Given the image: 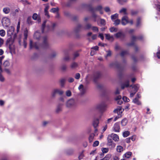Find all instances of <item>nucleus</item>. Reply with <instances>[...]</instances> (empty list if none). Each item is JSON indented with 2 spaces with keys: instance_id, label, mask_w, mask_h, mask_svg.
<instances>
[{
  "instance_id": "obj_9",
  "label": "nucleus",
  "mask_w": 160,
  "mask_h": 160,
  "mask_svg": "<svg viewBox=\"0 0 160 160\" xmlns=\"http://www.w3.org/2000/svg\"><path fill=\"white\" fill-rule=\"evenodd\" d=\"M2 23L4 26L8 27L10 24V20L7 17H4L2 19Z\"/></svg>"
},
{
  "instance_id": "obj_53",
  "label": "nucleus",
  "mask_w": 160,
  "mask_h": 160,
  "mask_svg": "<svg viewBox=\"0 0 160 160\" xmlns=\"http://www.w3.org/2000/svg\"><path fill=\"white\" fill-rule=\"evenodd\" d=\"M38 17V14L36 13H34L33 15L32 18L34 20H36L37 19Z\"/></svg>"
},
{
  "instance_id": "obj_21",
  "label": "nucleus",
  "mask_w": 160,
  "mask_h": 160,
  "mask_svg": "<svg viewBox=\"0 0 160 160\" xmlns=\"http://www.w3.org/2000/svg\"><path fill=\"white\" fill-rule=\"evenodd\" d=\"M99 123V119L98 118L94 119L93 122V125L96 128L98 126Z\"/></svg>"
},
{
  "instance_id": "obj_39",
  "label": "nucleus",
  "mask_w": 160,
  "mask_h": 160,
  "mask_svg": "<svg viewBox=\"0 0 160 160\" xmlns=\"http://www.w3.org/2000/svg\"><path fill=\"white\" fill-rule=\"evenodd\" d=\"M111 157V156L109 154L107 155L103 158L100 160H109Z\"/></svg>"
},
{
  "instance_id": "obj_47",
  "label": "nucleus",
  "mask_w": 160,
  "mask_h": 160,
  "mask_svg": "<svg viewBox=\"0 0 160 160\" xmlns=\"http://www.w3.org/2000/svg\"><path fill=\"white\" fill-rule=\"evenodd\" d=\"M95 12H92V17L94 18V22H96V18L98 16L97 15L94 13Z\"/></svg>"
},
{
  "instance_id": "obj_51",
  "label": "nucleus",
  "mask_w": 160,
  "mask_h": 160,
  "mask_svg": "<svg viewBox=\"0 0 160 160\" xmlns=\"http://www.w3.org/2000/svg\"><path fill=\"white\" fill-rule=\"evenodd\" d=\"M10 63L8 61H5L3 63V65L5 67H8Z\"/></svg>"
},
{
  "instance_id": "obj_52",
  "label": "nucleus",
  "mask_w": 160,
  "mask_h": 160,
  "mask_svg": "<svg viewBox=\"0 0 160 160\" xmlns=\"http://www.w3.org/2000/svg\"><path fill=\"white\" fill-rule=\"evenodd\" d=\"M137 39H138L137 37L135 36H132V37L131 41L132 42H135Z\"/></svg>"
},
{
  "instance_id": "obj_31",
  "label": "nucleus",
  "mask_w": 160,
  "mask_h": 160,
  "mask_svg": "<svg viewBox=\"0 0 160 160\" xmlns=\"http://www.w3.org/2000/svg\"><path fill=\"white\" fill-rule=\"evenodd\" d=\"M122 109L120 107L119 108H117L115 109L113 112L115 113H117L118 114L121 113H122V111H121Z\"/></svg>"
},
{
  "instance_id": "obj_24",
  "label": "nucleus",
  "mask_w": 160,
  "mask_h": 160,
  "mask_svg": "<svg viewBox=\"0 0 160 160\" xmlns=\"http://www.w3.org/2000/svg\"><path fill=\"white\" fill-rule=\"evenodd\" d=\"M78 67V64L76 62H72L70 65V67L72 69H75Z\"/></svg>"
},
{
  "instance_id": "obj_48",
  "label": "nucleus",
  "mask_w": 160,
  "mask_h": 160,
  "mask_svg": "<svg viewBox=\"0 0 160 160\" xmlns=\"http://www.w3.org/2000/svg\"><path fill=\"white\" fill-rule=\"evenodd\" d=\"M73 59H75L79 55V54L78 51L75 52L73 54Z\"/></svg>"
},
{
  "instance_id": "obj_32",
  "label": "nucleus",
  "mask_w": 160,
  "mask_h": 160,
  "mask_svg": "<svg viewBox=\"0 0 160 160\" xmlns=\"http://www.w3.org/2000/svg\"><path fill=\"white\" fill-rule=\"evenodd\" d=\"M116 149L118 152H121L123 151V148L121 146H118L117 147Z\"/></svg>"
},
{
  "instance_id": "obj_50",
  "label": "nucleus",
  "mask_w": 160,
  "mask_h": 160,
  "mask_svg": "<svg viewBox=\"0 0 160 160\" xmlns=\"http://www.w3.org/2000/svg\"><path fill=\"white\" fill-rule=\"evenodd\" d=\"M11 37H10V38H8L7 40V44H10V43H12V39L11 38Z\"/></svg>"
},
{
  "instance_id": "obj_33",
  "label": "nucleus",
  "mask_w": 160,
  "mask_h": 160,
  "mask_svg": "<svg viewBox=\"0 0 160 160\" xmlns=\"http://www.w3.org/2000/svg\"><path fill=\"white\" fill-rule=\"evenodd\" d=\"M95 135L94 133H91L90 135L89 138V140L90 142H92L93 139Z\"/></svg>"
},
{
  "instance_id": "obj_60",
  "label": "nucleus",
  "mask_w": 160,
  "mask_h": 160,
  "mask_svg": "<svg viewBox=\"0 0 160 160\" xmlns=\"http://www.w3.org/2000/svg\"><path fill=\"white\" fill-rule=\"evenodd\" d=\"M70 59V58L69 56L68 55H66L64 58H63V59L66 61H67L68 60Z\"/></svg>"
},
{
  "instance_id": "obj_30",
  "label": "nucleus",
  "mask_w": 160,
  "mask_h": 160,
  "mask_svg": "<svg viewBox=\"0 0 160 160\" xmlns=\"http://www.w3.org/2000/svg\"><path fill=\"white\" fill-rule=\"evenodd\" d=\"M65 81L66 79L64 78H62L60 80V85L62 87H63L64 86Z\"/></svg>"
},
{
  "instance_id": "obj_44",
  "label": "nucleus",
  "mask_w": 160,
  "mask_h": 160,
  "mask_svg": "<svg viewBox=\"0 0 160 160\" xmlns=\"http://www.w3.org/2000/svg\"><path fill=\"white\" fill-rule=\"evenodd\" d=\"M120 13H123L124 15L126 14V9L125 8H123L119 11Z\"/></svg>"
},
{
  "instance_id": "obj_3",
  "label": "nucleus",
  "mask_w": 160,
  "mask_h": 160,
  "mask_svg": "<svg viewBox=\"0 0 160 160\" xmlns=\"http://www.w3.org/2000/svg\"><path fill=\"white\" fill-rule=\"evenodd\" d=\"M92 27V25L89 23H87L85 26L83 27L81 24H79L77 25V26L75 28L74 31L76 32H78L81 29L88 30L91 28Z\"/></svg>"
},
{
  "instance_id": "obj_36",
  "label": "nucleus",
  "mask_w": 160,
  "mask_h": 160,
  "mask_svg": "<svg viewBox=\"0 0 160 160\" xmlns=\"http://www.w3.org/2000/svg\"><path fill=\"white\" fill-rule=\"evenodd\" d=\"M118 17V14L115 13L114 14L111 15V19L113 21V20L117 18Z\"/></svg>"
},
{
  "instance_id": "obj_57",
  "label": "nucleus",
  "mask_w": 160,
  "mask_h": 160,
  "mask_svg": "<svg viewBox=\"0 0 160 160\" xmlns=\"http://www.w3.org/2000/svg\"><path fill=\"white\" fill-rule=\"evenodd\" d=\"M99 143V142L98 141H95L94 142V143H93V146L94 147H96L98 145Z\"/></svg>"
},
{
  "instance_id": "obj_55",
  "label": "nucleus",
  "mask_w": 160,
  "mask_h": 160,
  "mask_svg": "<svg viewBox=\"0 0 160 160\" xmlns=\"http://www.w3.org/2000/svg\"><path fill=\"white\" fill-rule=\"evenodd\" d=\"M67 68V66L66 65H63L61 66V69L63 71L66 70Z\"/></svg>"
},
{
  "instance_id": "obj_6",
  "label": "nucleus",
  "mask_w": 160,
  "mask_h": 160,
  "mask_svg": "<svg viewBox=\"0 0 160 160\" xmlns=\"http://www.w3.org/2000/svg\"><path fill=\"white\" fill-rule=\"evenodd\" d=\"M64 93V92L62 90L58 89L55 88L52 91L51 93L52 96L53 98L56 97L57 94H58L60 95H62Z\"/></svg>"
},
{
  "instance_id": "obj_45",
  "label": "nucleus",
  "mask_w": 160,
  "mask_h": 160,
  "mask_svg": "<svg viewBox=\"0 0 160 160\" xmlns=\"http://www.w3.org/2000/svg\"><path fill=\"white\" fill-rule=\"evenodd\" d=\"M5 35V32L4 30L2 29L0 30V35L2 37L4 36Z\"/></svg>"
},
{
  "instance_id": "obj_54",
  "label": "nucleus",
  "mask_w": 160,
  "mask_h": 160,
  "mask_svg": "<svg viewBox=\"0 0 160 160\" xmlns=\"http://www.w3.org/2000/svg\"><path fill=\"white\" fill-rule=\"evenodd\" d=\"M122 99L125 102H129V98H127L126 96L123 97H122Z\"/></svg>"
},
{
  "instance_id": "obj_15",
  "label": "nucleus",
  "mask_w": 160,
  "mask_h": 160,
  "mask_svg": "<svg viewBox=\"0 0 160 160\" xmlns=\"http://www.w3.org/2000/svg\"><path fill=\"white\" fill-rule=\"evenodd\" d=\"M101 76V73L99 72H97L94 74V81L97 82V79L99 78Z\"/></svg>"
},
{
  "instance_id": "obj_5",
  "label": "nucleus",
  "mask_w": 160,
  "mask_h": 160,
  "mask_svg": "<svg viewBox=\"0 0 160 160\" xmlns=\"http://www.w3.org/2000/svg\"><path fill=\"white\" fill-rule=\"evenodd\" d=\"M110 68H113L118 69L119 71L122 70L123 68L121 67V64L117 62H112L109 65Z\"/></svg>"
},
{
  "instance_id": "obj_41",
  "label": "nucleus",
  "mask_w": 160,
  "mask_h": 160,
  "mask_svg": "<svg viewBox=\"0 0 160 160\" xmlns=\"http://www.w3.org/2000/svg\"><path fill=\"white\" fill-rule=\"evenodd\" d=\"M92 30L94 32H98V28L96 26H92Z\"/></svg>"
},
{
  "instance_id": "obj_22",
  "label": "nucleus",
  "mask_w": 160,
  "mask_h": 160,
  "mask_svg": "<svg viewBox=\"0 0 160 160\" xmlns=\"http://www.w3.org/2000/svg\"><path fill=\"white\" fill-rule=\"evenodd\" d=\"M63 104H59L57 106L56 109V112L58 113L62 110V107Z\"/></svg>"
},
{
  "instance_id": "obj_10",
  "label": "nucleus",
  "mask_w": 160,
  "mask_h": 160,
  "mask_svg": "<svg viewBox=\"0 0 160 160\" xmlns=\"http://www.w3.org/2000/svg\"><path fill=\"white\" fill-rule=\"evenodd\" d=\"M108 138L111 139L115 142L118 141L119 140L118 136L117 134L114 133H112L109 135Z\"/></svg>"
},
{
  "instance_id": "obj_27",
  "label": "nucleus",
  "mask_w": 160,
  "mask_h": 160,
  "mask_svg": "<svg viewBox=\"0 0 160 160\" xmlns=\"http://www.w3.org/2000/svg\"><path fill=\"white\" fill-rule=\"evenodd\" d=\"M28 29L26 28L25 29L24 32V38L23 39L24 40H27L28 36Z\"/></svg>"
},
{
  "instance_id": "obj_56",
  "label": "nucleus",
  "mask_w": 160,
  "mask_h": 160,
  "mask_svg": "<svg viewBox=\"0 0 160 160\" xmlns=\"http://www.w3.org/2000/svg\"><path fill=\"white\" fill-rule=\"evenodd\" d=\"M102 150L103 153H106L108 152V149L107 148H102Z\"/></svg>"
},
{
  "instance_id": "obj_7",
  "label": "nucleus",
  "mask_w": 160,
  "mask_h": 160,
  "mask_svg": "<svg viewBox=\"0 0 160 160\" xmlns=\"http://www.w3.org/2000/svg\"><path fill=\"white\" fill-rule=\"evenodd\" d=\"M78 89L80 91V95L82 96L86 93L87 88L86 86H84L83 85L81 84L78 87Z\"/></svg>"
},
{
  "instance_id": "obj_59",
  "label": "nucleus",
  "mask_w": 160,
  "mask_h": 160,
  "mask_svg": "<svg viewBox=\"0 0 160 160\" xmlns=\"http://www.w3.org/2000/svg\"><path fill=\"white\" fill-rule=\"evenodd\" d=\"M118 1L120 4H122L126 2L127 0H118Z\"/></svg>"
},
{
  "instance_id": "obj_35",
  "label": "nucleus",
  "mask_w": 160,
  "mask_h": 160,
  "mask_svg": "<svg viewBox=\"0 0 160 160\" xmlns=\"http://www.w3.org/2000/svg\"><path fill=\"white\" fill-rule=\"evenodd\" d=\"M128 122L127 120L126 119H124L122 120L121 124L123 126H125Z\"/></svg>"
},
{
  "instance_id": "obj_49",
  "label": "nucleus",
  "mask_w": 160,
  "mask_h": 160,
  "mask_svg": "<svg viewBox=\"0 0 160 160\" xmlns=\"http://www.w3.org/2000/svg\"><path fill=\"white\" fill-rule=\"evenodd\" d=\"M66 95L68 97H70L72 95L71 91L69 90H67L66 92Z\"/></svg>"
},
{
  "instance_id": "obj_1",
  "label": "nucleus",
  "mask_w": 160,
  "mask_h": 160,
  "mask_svg": "<svg viewBox=\"0 0 160 160\" xmlns=\"http://www.w3.org/2000/svg\"><path fill=\"white\" fill-rule=\"evenodd\" d=\"M43 42L42 44H40L38 42L33 43L32 41L30 40L29 43V48L30 49L33 48L36 49L42 48L43 49H47L50 48V45L49 43L47 38L46 36L44 37L43 38Z\"/></svg>"
},
{
  "instance_id": "obj_62",
  "label": "nucleus",
  "mask_w": 160,
  "mask_h": 160,
  "mask_svg": "<svg viewBox=\"0 0 160 160\" xmlns=\"http://www.w3.org/2000/svg\"><path fill=\"white\" fill-rule=\"evenodd\" d=\"M80 77V74L79 73H77L75 75V78L77 79H79Z\"/></svg>"
},
{
  "instance_id": "obj_14",
  "label": "nucleus",
  "mask_w": 160,
  "mask_h": 160,
  "mask_svg": "<svg viewBox=\"0 0 160 160\" xmlns=\"http://www.w3.org/2000/svg\"><path fill=\"white\" fill-rule=\"evenodd\" d=\"M128 23H129L128 18L126 16L123 17L122 18V24L123 25H125Z\"/></svg>"
},
{
  "instance_id": "obj_25",
  "label": "nucleus",
  "mask_w": 160,
  "mask_h": 160,
  "mask_svg": "<svg viewBox=\"0 0 160 160\" xmlns=\"http://www.w3.org/2000/svg\"><path fill=\"white\" fill-rule=\"evenodd\" d=\"M128 54H129V52L127 50L122 51L120 53V56L122 57H123L125 55Z\"/></svg>"
},
{
  "instance_id": "obj_18",
  "label": "nucleus",
  "mask_w": 160,
  "mask_h": 160,
  "mask_svg": "<svg viewBox=\"0 0 160 160\" xmlns=\"http://www.w3.org/2000/svg\"><path fill=\"white\" fill-rule=\"evenodd\" d=\"M102 8V7L101 6L99 5L96 8H94L92 7H91L90 8V11L91 12H95L96 11H100L101 10Z\"/></svg>"
},
{
  "instance_id": "obj_37",
  "label": "nucleus",
  "mask_w": 160,
  "mask_h": 160,
  "mask_svg": "<svg viewBox=\"0 0 160 160\" xmlns=\"http://www.w3.org/2000/svg\"><path fill=\"white\" fill-rule=\"evenodd\" d=\"M27 22V23L29 24L32 25V18L31 17H28Z\"/></svg>"
},
{
  "instance_id": "obj_58",
  "label": "nucleus",
  "mask_w": 160,
  "mask_h": 160,
  "mask_svg": "<svg viewBox=\"0 0 160 160\" xmlns=\"http://www.w3.org/2000/svg\"><path fill=\"white\" fill-rule=\"evenodd\" d=\"M100 23L102 25H105L106 24L105 20L102 19H101L100 20Z\"/></svg>"
},
{
  "instance_id": "obj_8",
  "label": "nucleus",
  "mask_w": 160,
  "mask_h": 160,
  "mask_svg": "<svg viewBox=\"0 0 160 160\" xmlns=\"http://www.w3.org/2000/svg\"><path fill=\"white\" fill-rule=\"evenodd\" d=\"M106 105L104 102H102L96 106V109L98 110L100 112H103L105 109Z\"/></svg>"
},
{
  "instance_id": "obj_40",
  "label": "nucleus",
  "mask_w": 160,
  "mask_h": 160,
  "mask_svg": "<svg viewBox=\"0 0 160 160\" xmlns=\"http://www.w3.org/2000/svg\"><path fill=\"white\" fill-rule=\"evenodd\" d=\"M109 30L111 32H117L118 31V28L114 27H112L110 28Z\"/></svg>"
},
{
  "instance_id": "obj_17",
  "label": "nucleus",
  "mask_w": 160,
  "mask_h": 160,
  "mask_svg": "<svg viewBox=\"0 0 160 160\" xmlns=\"http://www.w3.org/2000/svg\"><path fill=\"white\" fill-rule=\"evenodd\" d=\"M129 81L128 80H126L124 82L121 84V88L124 89L125 88H127L129 86Z\"/></svg>"
},
{
  "instance_id": "obj_64",
  "label": "nucleus",
  "mask_w": 160,
  "mask_h": 160,
  "mask_svg": "<svg viewBox=\"0 0 160 160\" xmlns=\"http://www.w3.org/2000/svg\"><path fill=\"white\" fill-rule=\"evenodd\" d=\"M104 10L107 12H109L110 11V9L108 7H106L104 8Z\"/></svg>"
},
{
  "instance_id": "obj_28",
  "label": "nucleus",
  "mask_w": 160,
  "mask_h": 160,
  "mask_svg": "<svg viewBox=\"0 0 160 160\" xmlns=\"http://www.w3.org/2000/svg\"><path fill=\"white\" fill-rule=\"evenodd\" d=\"M133 102L137 105H141V102L138 100L137 98H135L132 101Z\"/></svg>"
},
{
  "instance_id": "obj_46",
  "label": "nucleus",
  "mask_w": 160,
  "mask_h": 160,
  "mask_svg": "<svg viewBox=\"0 0 160 160\" xmlns=\"http://www.w3.org/2000/svg\"><path fill=\"white\" fill-rule=\"evenodd\" d=\"M140 18H138L137 19L136 26L137 27H139L140 26Z\"/></svg>"
},
{
  "instance_id": "obj_11",
  "label": "nucleus",
  "mask_w": 160,
  "mask_h": 160,
  "mask_svg": "<svg viewBox=\"0 0 160 160\" xmlns=\"http://www.w3.org/2000/svg\"><path fill=\"white\" fill-rule=\"evenodd\" d=\"M107 145L109 147V148L113 149L115 147L116 144L113 142V140L111 139L108 138Z\"/></svg>"
},
{
  "instance_id": "obj_12",
  "label": "nucleus",
  "mask_w": 160,
  "mask_h": 160,
  "mask_svg": "<svg viewBox=\"0 0 160 160\" xmlns=\"http://www.w3.org/2000/svg\"><path fill=\"white\" fill-rule=\"evenodd\" d=\"M14 31V28L12 26L9 27L7 30V34L8 36L11 37Z\"/></svg>"
},
{
  "instance_id": "obj_20",
  "label": "nucleus",
  "mask_w": 160,
  "mask_h": 160,
  "mask_svg": "<svg viewBox=\"0 0 160 160\" xmlns=\"http://www.w3.org/2000/svg\"><path fill=\"white\" fill-rule=\"evenodd\" d=\"M130 87H132V88H134V90L133 91L136 93L139 88V85L137 84L134 85L133 86L131 85L130 86Z\"/></svg>"
},
{
  "instance_id": "obj_34",
  "label": "nucleus",
  "mask_w": 160,
  "mask_h": 160,
  "mask_svg": "<svg viewBox=\"0 0 160 160\" xmlns=\"http://www.w3.org/2000/svg\"><path fill=\"white\" fill-rule=\"evenodd\" d=\"M130 135V132L128 131H126L123 133V136L125 138L128 137Z\"/></svg>"
},
{
  "instance_id": "obj_63",
  "label": "nucleus",
  "mask_w": 160,
  "mask_h": 160,
  "mask_svg": "<svg viewBox=\"0 0 160 160\" xmlns=\"http://www.w3.org/2000/svg\"><path fill=\"white\" fill-rule=\"evenodd\" d=\"M27 40L23 39V44L24 48H26L27 46Z\"/></svg>"
},
{
  "instance_id": "obj_43",
  "label": "nucleus",
  "mask_w": 160,
  "mask_h": 160,
  "mask_svg": "<svg viewBox=\"0 0 160 160\" xmlns=\"http://www.w3.org/2000/svg\"><path fill=\"white\" fill-rule=\"evenodd\" d=\"M59 10V8H53L51 9L50 11L52 12L55 13V12H58Z\"/></svg>"
},
{
  "instance_id": "obj_61",
  "label": "nucleus",
  "mask_w": 160,
  "mask_h": 160,
  "mask_svg": "<svg viewBox=\"0 0 160 160\" xmlns=\"http://www.w3.org/2000/svg\"><path fill=\"white\" fill-rule=\"evenodd\" d=\"M4 80V78L2 75L1 72H0V81L2 82H3Z\"/></svg>"
},
{
  "instance_id": "obj_38",
  "label": "nucleus",
  "mask_w": 160,
  "mask_h": 160,
  "mask_svg": "<svg viewBox=\"0 0 160 160\" xmlns=\"http://www.w3.org/2000/svg\"><path fill=\"white\" fill-rule=\"evenodd\" d=\"M105 37L106 39L109 40L111 39H112L113 37L112 36H111L109 34H105Z\"/></svg>"
},
{
  "instance_id": "obj_42",
  "label": "nucleus",
  "mask_w": 160,
  "mask_h": 160,
  "mask_svg": "<svg viewBox=\"0 0 160 160\" xmlns=\"http://www.w3.org/2000/svg\"><path fill=\"white\" fill-rule=\"evenodd\" d=\"M113 21L114 22V24L115 26H117L119 25L120 24L121 22L120 20L118 19H117Z\"/></svg>"
},
{
  "instance_id": "obj_13",
  "label": "nucleus",
  "mask_w": 160,
  "mask_h": 160,
  "mask_svg": "<svg viewBox=\"0 0 160 160\" xmlns=\"http://www.w3.org/2000/svg\"><path fill=\"white\" fill-rule=\"evenodd\" d=\"M125 34L122 32H119L115 34V36L117 38H120L123 39L125 37Z\"/></svg>"
},
{
  "instance_id": "obj_29",
  "label": "nucleus",
  "mask_w": 160,
  "mask_h": 160,
  "mask_svg": "<svg viewBox=\"0 0 160 160\" xmlns=\"http://www.w3.org/2000/svg\"><path fill=\"white\" fill-rule=\"evenodd\" d=\"M10 11V8L8 7H5L3 8V11L5 14H8Z\"/></svg>"
},
{
  "instance_id": "obj_16",
  "label": "nucleus",
  "mask_w": 160,
  "mask_h": 160,
  "mask_svg": "<svg viewBox=\"0 0 160 160\" xmlns=\"http://www.w3.org/2000/svg\"><path fill=\"white\" fill-rule=\"evenodd\" d=\"M113 130L115 132H120V128L118 123V122L116 123L113 128Z\"/></svg>"
},
{
  "instance_id": "obj_4",
  "label": "nucleus",
  "mask_w": 160,
  "mask_h": 160,
  "mask_svg": "<svg viewBox=\"0 0 160 160\" xmlns=\"http://www.w3.org/2000/svg\"><path fill=\"white\" fill-rule=\"evenodd\" d=\"M66 106L68 108L75 107L77 106V101L73 98L70 99L66 102Z\"/></svg>"
},
{
  "instance_id": "obj_26",
  "label": "nucleus",
  "mask_w": 160,
  "mask_h": 160,
  "mask_svg": "<svg viewBox=\"0 0 160 160\" xmlns=\"http://www.w3.org/2000/svg\"><path fill=\"white\" fill-rule=\"evenodd\" d=\"M132 154V152H128L124 154L123 157H124L127 158H128L130 157Z\"/></svg>"
},
{
  "instance_id": "obj_23",
  "label": "nucleus",
  "mask_w": 160,
  "mask_h": 160,
  "mask_svg": "<svg viewBox=\"0 0 160 160\" xmlns=\"http://www.w3.org/2000/svg\"><path fill=\"white\" fill-rule=\"evenodd\" d=\"M98 46H95L94 47H92L91 48V54L92 56H93L94 54V52L93 51V50H94L95 51H97L98 50Z\"/></svg>"
},
{
  "instance_id": "obj_2",
  "label": "nucleus",
  "mask_w": 160,
  "mask_h": 160,
  "mask_svg": "<svg viewBox=\"0 0 160 160\" xmlns=\"http://www.w3.org/2000/svg\"><path fill=\"white\" fill-rule=\"evenodd\" d=\"M47 22V20H44L42 24V33L48 32L51 30H53L56 26V23H51V27H50L49 25H47L46 26L45 25Z\"/></svg>"
},
{
  "instance_id": "obj_19",
  "label": "nucleus",
  "mask_w": 160,
  "mask_h": 160,
  "mask_svg": "<svg viewBox=\"0 0 160 160\" xmlns=\"http://www.w3.org/2000/svg\"><path fill=\"white\" fill-rule=\"evenodd\" d=\"M34 38L37 40H39L41 38L40 33L38 31H36L34 34Z\"/></svg>"
}]
</instances>
